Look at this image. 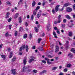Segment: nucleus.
Masks as SVG:
<instances>
[{
  "instance_id": "1",
  "label": "nucleus",
  "mask_w": 75,
  "mask_h": 75,
  "mask_svg": "<svg viewBox=\"0 0 75 75\" xmlns=\"http://www.w3.org/2000/svg\"><path fill=\"white\" fill-rule=\"evenodd\" d=\"M25 48V45H23L19 49V51H21L23 50H24V49Z\"/></svg>"
},
{
  "instance_id": "2",
  "label": "nucleus",
  "mask_w": 75,
  "mask_h": 75,
  "mask_svg": "<svg viewBox=\"0 0 75 75\" xmlns=\"http://www.w3.org/2000/svg\"><path fill=\"white\" fill-rule=\"evenodd\" d=\"M51 30V26L50 24H48L47 27V30L48 31H50Z\"/></svg>"
},
{
  "instance_id": "3",
  "label": "nucleus",
  "mask_w": 75,
  "mask_h": 75,
  "mask_svg": "<svg viewBox=\"0 0 75 75\" xmlns=\"http://www.w3.org/2000/svg\"><path fill=\"white\" fill-rule=\"evenodd\" d=\"M42 13V11L41 10H39V12L38 13L37 17L38 18H40V17L41 16V13Z\"/></svg>"
},
{
  "instance_id": "4",
  "label": "nucleus",
  "mask_w": 75,
  "mask_h": 75,
  "mask_svg": "<svg viewBox=\"0 0 75 75\" xmlns=\"http://www.w3.org/2000/svg\"><path fill=\"white\" fill-rule=\"evenodd\" d=\"M59 6H60L59 5H58L56 6L55 8V11L56 12H57L58 11Z\"/></svg>"
},
{
  "instance_id": "5",
  "label": "nucleus",
  "mask_w": 75,
  "mask_h": 75,
  "mask_svg": "<svg viewBox=\"0 0 75 75\" xmlns=\"http://www.w3.org/2000/svg\"><path fill=\"white\" fill-rule=\"evenodd\" d=\"M59 47L58 46H56V49L55 51V53H57V52H58V51H59Z\"/></svg>"
},
{
  "instance_id": "6",
  "label": "nucleus",
  "mask_w": 75,
  "mask_h": 75,
  "mask_svg": "<svg viewBox=\"0 0 75 75\" xmlns=\"http://www.w3.org/2000/svg\"><path fill=\"white\" fill-rule=\"evenodd\" d=\"M12 73L13 75H16V69H12L11 70Z\"/></svg>"
},
{
  "instance_id": "7",
  "label": "nucleus",
  "mask_w": 75,
  "mask_h": 75,
  "mask_svg": "<svg viewBox=\"0 0 75 75\" xmlns=\"http://www.w3.org/2000/svg\"><path fill=\"white\" fill-rule=\"evenodd\" d=\"M67 12H70L71 11H72V8L69 7L67 8Z\"/></svg>"
},
{
  "instance_id": "8",
  "label": "nucleus",
  "mask_w": 75,
  "mask_h": 75,
  "mask_svg": "<svg viewBox=\"0 0 75 75\" xmlns=\"http://www.w3.org/2000/svg\"><path fill=\"white\" fill-rule=\"evenodd\" d=\"M68 56L70 58H71L72 57H73V54L71 53H70L68 54Z\"/></svg>"
},
{
  "instance_id": "9",
  "label": "nucleus",
  "mask_w": 75,
  "mask_h": 75,
  "mask_svg": "<svg viewBox=\"0 0 75 75\" xmlns=\"http://www.w3.org/2000/svg\"><path fill=\"white\" fill-rule=\"evenodd\" d=\"M40 51H44V48L42 47H39L38 48Z\"/></svg>"
},
{
  "instance_id": "10",
  "label": "nucleus",
  "mask_w": 75,
  "mask_h": 75,
  "mask_svg": "<svg viewBox=\"0 0 75 75\" xmlns=\"http://www.w3.org/2000/svg\"><path fill=\"white\" fill-rule=\"evenodd\" d=\"M53 34L54 35L55 38H58L57 36V35L56 34L55 32L53 31Z\"/></svg>"
},
{
  "instance_id": "11",
  "label": "nucleus",
  "mask_w": 75,
  "mask_h": 75,
  "mask_svg": "<svg viewBox=\"0 0 75 75\" xmlns=\"http://www.w3.org/2000/svg\"><path fill=\"white\" fill-rule=\"evenodd\" d=\"M27 69V67L24 66L23 69V72H25L26 71V69Z\"/></svg>"
},
{
  "instance_id": "12",
  "label": "nucleus",
  "mask_w": 75,
  "mask_h": 75,
  "mask_svg": "<svg viewBox=\"0 0 75 75\" xmlns=\"http://www.w3.org/2000/svg\"><path fill=\"white\" fill-rule=\"evenodd\" d=\"M25 48L26 49V52H28V46L27 45H26V46H25Z\"/></svg>"
},
{
  "instance_id": "13",
  "label": "nucleus",
  "mask_w": 75,
  "mask_h": 75,
  "mask_svg": "<svg viewBox=\"0 0 75 75\" xmlns=\"http://www.w3.org/2000/svg\"><path fill=\"white\" fill-rule=\"evenodd\" d=\"M35 4H36L35 3V1H33V2L32 4V6L33 7H34Z\"/></svg>"
},
{
  "instance_id": "14",
  "label": "nucleus",
  "mask_w": 75,
  "mask_h": 75,
  "mask_svg": "<svg viewBox=\"0 0 75 75\" xmlns=\"http://www.w3.org/2000/svg\"><path fill=\"white\" fill-rule=\"evenodd\" d=\"M19 15V13H16V14L15 15V16L14 17L15 18H17V17Z\"/></svg>"
},
{
  "instance_id": "15",
  "label": "nucleus",
  "mask_w": 75,
  "mask_h": 75,
  "mask_svg": "<svg viewBox=\"0 0 75 75\" xmlns=\"http://www.w3.org/2000/svg\"><path fill=\"white\" fill-rule=\"evenodd\" d=\"M35 32H38L39 29L37 28V27H35Z\"/></svg>"
},
{
  "instance_id": "16",
  "label": "nucleus",
  "mask_w": 75,
  "mask_h": 75,
  "mask_svg": "<svg viewBox=\"0 0 75 75\" xmlns=\"http://www.w3.org/2000/svg\"><path fill=\"white\" fill-rule=\"evenodd\" d=\"M1 57L2 58H3L4 59L6 58V55L2 54Z\"/></svg>"
},
{
  "instance_id": "17",
  "label": "nucleus",
  "mask_w": 75,
  "mask_h": 75,
  "mask_svg": "<svg viewBox=\"0 0 75 75\" xmlns=\"http://www.w3.org/2000/svg\"><path fill=\"white\" fill-rule=\"evenodd\" d=\"M71 52H73L74 54H75V49L74 48H72L71 49Z\"/></svg>"
},
{
  "instance_id": "18",
  "label": "nucleus",
  "mask_w": 75,
  "mask_h": 75,
  "mask_svg": "<svg viewBox=\"0 0 75 75\" xmlns=\"http://www.w3.org/2000/svg\"><path fill=\"white\" fill-rule=\"evenodd\" d=\"M47 63L48 64H49V65L50 64H52V63H51V62H49V61H50V59H47Z\"/></svg>"
},
{
  "instance_id": "19",
  "label": "nucleus",
  "mask_w": 75,
  "mask_h": 75,
  "mask_svg": "<svg viewBox=\"0 0 75 75\" xmlns=\"http://www.w3.org/2000/svg\"><path fill=\"white\" fill-rule=\"evenodd\" d=\"M23 0H20V1H19L18 3V5H20L21 4H23V3H22V2H23Z\"/></svg>"
},
{
  "instance_id": "20",
  "label": "nucleus",
  "mask_w": 75,
  "mask_h": 75,
  "mask_svg": "<svg viewBox=\"0 0 75 75\" xmlns=\"http://www.w3.org/2000/svg\"><path fill=\"white\" fill-rule=\"evenodd\" d=\"M69 5V4H68V3H66L64 5L63 7H67V6H68Z\"/></svg>"
},
{
  "instance_id": "21",
  "label": "nucleus",
  "mask_w": 75,
  "mask_h": 75,
  "mask_svg": "<svg viewBox=\"0 0 75 75\" xmlns=\"http://www.w3.org/2000/svg\"><path fill=\"white\" fill-rule=\"evenodd\" d=\"M12 56H13V52H11L10 55L9 56V58H11L12 57Z\"/></svg>"
},
{
  "instance_id": "22",
  "label": "nucleus",
  "mask_w": 75,
  "mask_h": 75,
  "mask_svg": "<svg viewBox=\"0 0 75 75\" xmlns=\"http://www.w3.org/2000/svg\"><path fill=\"white\" fill-rule=\"evenodd\" d=\"M40 6H38L37 7L36 9H35V10L37 11V10H39V9H40Z\"/></svg>"
},
{
  "instance_id": "23",
  "label": "nucleus",
  "mask_w": 75,
  "mask_h": 75,
  "mask_svg": "<svg viewBox=\"0 0 75 75\" xmlns=\"http://www.w3.org/2000/svg\"><path fill=\"white\" fill-rule=\"evenodd\" d=\"M57 69V67H54L52 68V70L53 71H55V70H56V69Z\"/></svg>"
},
{
  "instance_id": "24",
  "label": "nucleus",
  "mask_w": 75,
  "mask_h": 75,
  "mask_svg": "<svg viewBox=\"0 0 75 75\" xmlns=\"http://www.w3.org/2000/svg\"><path fill=\"white\" fill-rule=\"evenodd\" d=\"M27 62V61H26V59H24L23 60V63L24 64V65L26 64V63Z\"/></svg>"
},
{
  "instance_id": "25",
  "label": "nucleus",
  "mask_w": 75,
  "mask_h": 75,
  "mask_svg": "<svg viewBox=\"0 0 75 75\" xmlns=\"http://www.w3.org/2000/svg\"><path fill=\"white\" fill-rule=\"evenodd\" d=\"M33 61H34V59H31L29 61V63H31V62H33Z\"/></svg>"
},
{
  "instance_id": "26",
  "label": "nucleus",
  "mask_w": 75,
  "mask_h": 75,
  "mask_svg": "<svg viewBox=\"0 0 75 75\" xmlns=\"http://www.w3.org/2000/svg\"><path fill=\"white\" fill-rule=\"evenodd\" d=\"M33 61H34V59H31L29 61V63H31V62H33Z\"/></svg>"
},
{
  "instance_id": "27",
  "label": "nucleus",
  "mask_w": 75,
  "mask_h": 75,
  "mask_svg": "<svg viewBox=\"0 0 75 75\" xmlns=\"http://www.w3.org/2000/svg\"><path fill=\"white\" fill-rule=\"evenodd\" d=\"M42 40V39L41 38H39L38 39V43H40V41Z\"/></svg>"
},
{
  "instance_id": "28",
  "label": "nucleus",
  "mask_w": 75,
  "mask_h": 75,
  "mask_svg": "<svg viewBox=\"0 0 75 75\" xmlns=\"http://www.w3.org/2000/svg\"><path fill=\"white\" fill-rule=\"evenodd\" d=\"M66 18L68 19H71V17H70V16H69L68 15H66Z\"/></svg>"
},
{
  "instance_id": "29",
  "label": "nucleus",
  "mask_w": 75,
  "mask_h": 75,
  "mask_svg": "<svg viewBox=\"0 0 75 75\" xmlns=\"http://www.w3.org/2000/svg\"><path fill=\"white\" fill-rule=\"evenodd\" d=\"M16 59V57H14L12 59V62H14L15 60Z\"/></svg>"
},
{
  "instance_id": "30",
  "label": "nucleus",
  "mask_w": 75,
  "mask_h": 75,
  "mask_svg": "<svg viewBox=\"0 0 75 75\" xmlns=\"http://www.w3.org/2000/svg\"><path fill=\"white\" fill-rule=\"evenodd\" d=\"M27 38V34H25L23 35V38L25 39Z\"/></svg>"
},
{
  "instance_id": "31",
  "label": "nucleus",
  "mask_w": 75,
  "mask_h": 75,
  "mask_svg": "<svg viewBox=\"0 0 75 75\" xmlns=\"http://www.w3.org/2000/svg\"><path fill=\"white\" fill-rule=\"evenodd\" d=\"M25 6V8L27 7V1H25L24 2Z\"/></svg>"
},
{
  "instance_id": "32",
  "label": "nucleus",
  "mask_w": 75,
  "mask_h": 75,
  "mask_svg": "<svg viewBox=\"0 0 75 75\" xmlns=\"http://www.w3.org/2000/svg\"><path fill=\"white\" fill-rule=\"evenodd\" d=\"M19 23H21V22H22V21H21V18L20 17L19 18Z\"/></svg>"
},
{
  "instance_id": "33",
  "label": "nucleus",
  "mask_w": 75,
  "mask_h": 75,
  "mask_svg": "<svg viewBox=\"0 0 75 75\" xmlns=\"http://www.w3.org/2000/svg\"><path fill=\"white\" fill-rule=\"evenodd\" d=\"M12 19V18H10L9 19H7V21L8 22H10V21H11Z\"/></svg>"
},
{
  "instance_id": "34",
  "label": "nucleus",
  "mask_w": 75,
  "mask_h": 75,
  "mask_svg": "<svg viewBox=\"0 0 75 75\" xmlns=\"http://www.w3.org/2000/svg\"><path fill=\"white\" fill-rule=\"evenodd\" d=\"M71 64H68L67 65V67H68V68H69V67H71Z\"/></svg>"
},
{
  "instance_id": "35",
  "label": "nucleus",
  "mask_w": 75,
  "mask_h": 75,
  "mask_svg": "<svg viewBox=\"0 0 75 75\" xmlns=\"http://www.w3.org/2000/svg\"><path fill=\"white\" fill-rule=\"evenodd\" d=\"M72 35V32H69V36H71Z\"/></svg>"
},
{
  "instance_id": "36",
  "label": "nucleus",
  "mask_w": 75,
  "mask_h": 75,
  "mask_svg": "<svg viewBox=\"0 0 75 75\" xmlns=\"http://www.w3.org/2000/svg\"><path fill=\"white\" fill-rule=\"evenodd\" d=\"M62 28H64L65 27V24H62Z\"/></svg>"
},
{
  "instance_id": "37",
  "label": "nucleus",
  "mask_w": 75,
  "mask_h": 75,
  "mask_svg": "<svg viewBox=\"0 0 75 75\" xmlns=\"http://www.w3.org/2000/svg\"><path fill=\"white\" fill-rule=\"evenodd\" d=\"M33 72H34V73H37V72H38V71L36 70H33Z\"/></svg>"
},
{
  "instance_id": "38",
  "label": "nucleus",
  "mask_w": 75,
  "mask_h": 75,
  "mask_svg": "<svg viewBox=\"0 0 75 75\" xmlns=\"http://www.w3.org/2000/svg\"><path fill=\"white\" fill-rule=\"evenodd\" d=\"M32 38V34H31V33H30L29 35V38L30 39H31Z\"/></svg>"
},
{
  "instance_id": "39",
  "label": "nucleus",
  "mask_w": 75,
  "mask_h": 75,
  "mask_svg": "<svg viewBox=\"0 0 75 75\" xmlns=\"http://www.w3.org/2000/svg\"><path fill=\"white\" fill-rule=\"evenodd\" d=\"M28 22H26L25 23V25L26 27H28Z\"/></svg>"
},
{
  "instance_id": "40",
  "label": "nucleus",
  "mask_w": 75,
  "mask_h": 75,
  "mask_svg": "<svg viewBox=\"0 0 75 75\" xmlns=\"http://www.w3.org/2000/svg\"><path fill=\"white\" fill-rule=\"evenodd\" d=\"M42 62L44 64H46V62L44 60H42Z\"/></svg>"
},
{
  "instance_id": "41",
  "label": "nucleus",
  "mask_w": 75,
  "mask_h": 75,
  "mask_svg": "<svg viewBox=\"0 0 75 75\" xmlns=\"http://www.w3.org/2000/svg\"><path fill=\"white\" fill-rule=\"evenodd\" d=\"M31 18L32 20H33V19H34V16H33V15H32L31 16Z\"/></svg>"
},
{
  "instance_id": "42",
  "label": "nucleus",
  "mask_w": 75,
  "mask_h": 75,
  "mask_svg": "<svg viewBox=\"0 0 75 75\" xmlns=\"http://www.w3.org/2000/svg\"><path fill=\"white\" fill-rule=\"evenodd\" d=\"M6 3L7 4H8V5H11V3H10V2L9 1H7Z\"/></svg>"
},
{
  "instance_id": "43",
  "label": "nucleus",
  "mask_w": 75,
  "mask_h": 75,
  "mask_svg": "<svg viewBox=\"0 0 75 75\" xmlns=\"http://www.w3.org/2000/svg\"><path fill=\"white\" fill-rule=\"evenodd\" d=\"M48 57L49 58H52L53 57V56H51L50 55H48Z\"/></svg>"
},
{
  "instance_id": "44",
  "label": "nucleus",
  "mask_w": 75,
  "mask_h": 75,
  "mask_svg": "<svg viewBox=\"0 0 75 75\" xmlns=\"http://www.w3.org/2000/svg\"><path fill=\"white\" fill-rule=\"evenodd\" d=\"M63 22L64 23H65L67 22V20L66 19H64L63 20Z\"/></svg>"
},
{
  "instance_id": "45",
  "label": "nucleus",
  "mask_w": 75,
  "mask_h": 75,
  "mask_svg": "<svg viewBox=\"0 0 75 75\" xmlns=\"http://www.w3.org/2000/svg\"><path fill=\"white\" fill-rule=\"evenodd\" d=\"M42 15L43 16H46V15H47V13H43L42 14Z\"/></svg>"
},
{
  "instance_id": "46",
  "label": "nucleus",
  "mask_w": 75,
  "mask_h": 75,
  "mask_svg": "<svg viewBox=\"0 0 75 75\" xmlns=\"http://www.w3.org/2000/svg\"><path fill=\"white\" fill-rule=\"evenodd\" d=\"M33 14L34 16H36V12L35 11H34L33 12Z\"/></svg>"
},
{
  "instance_id": "47",
  "label": "nucleus",
  "mask_w": 75,
  "mask_h": 75,
  "mask_svg": "<svg viewBox=\"0 0 75 75\" xmlns=\"http://www.w3.org/2000/svg\"><path fill=\"white\" fill-rule=\"evenodd\" d=\"M11 25H9V28L10 30H11Z\"/></svg>"
},
{
  "instance_id": "48",
  "label": "nucleus",
  "mask_w": 75,
  "mask_h": 75,
  "mask_svg": "<svg viewBox=\"0 0 75 75\" xmlns=\"http://www.w3.org/2000/svg\"><path fill=\"white\" fill-rule=\"evenodd\" d=\"M64 72H67V71H68V69H67V68H65L64 69Z\"/></svg>"
},
{
  "instance_id": "49",
  "label": "nucleus",
  "mask_w": 75,
  "mask_h": 75,
  "mask_svg": "<svg viewBox=\"0 0 75 75\" xmlns=\"http://www.w3.org/2000/svg\"><path fill=\"white\" fill-rule=\"evenodd\" d=\"M42 44L43 45H42V46H43V45H45V42H42Z\"/></svg>"
},
{
  "instance_id": "50",
  "label": "nucleus",
  "mask_w": 75,
  "mask_h": 75,
  "mask_svg": "<svg viewBox=\"0 0 75 75\" xmlns=\"http://www.w3.org/2000/svg\"><path fill=\"white\" fill-rule=\"evenodd\" d=\"M22 30V27H20L19 28V31H22V30Z\"/></svg>"
},
{
  "instance_id": "51",
  "label": "nucleus",
  "mask_w": 75,
  "mask_h": 75,
  "mask_svg": "<svg viewBox=\"0 0 75 75\" xmlns=\"http://www.w3.org/2000/svg\"><path fill=\"white\" fill-rule=\"evenodd\" d=\"M61 15H59L58 16V20H60V19H61Z\"/></svg>"
},
{
  "instance_id": "52",
  "label": "nucleus",
  "mask_w": 75,
  "mask_h": 75,
  "mask_svg": "<svg viewBox=\"0 0 75 75\" xmlns=\"http://www.w3.org/2000/svg\"><path fill=\"white\" fill-rule=\"evenodd\" d=\"M45 3H46V2H44L42 3V6H45Z\"/></svg>"
},
{
  "instance_id": "53",
  "label": "nucleus",
  "mask_w": 75,
  "mask_h": 75,
  "mask_svg": "<svg viewBox=\"0 0 75 75\" xmlns=\"http://www.w3.org/2000/svg\"><path fill=\"white\" fill-rule=\"evenodd\" d=\"M5 35L6 37H8V33H6Z\"/></svg>"
},
{
  "instance_id": "54",
  "label": "nucleus",
  "mask_w": 75,
  "mask_h": 75,
  "mask_svg": "<svg viewBox=\"0 0 75 75\" xmlns=\"http://www.w3.org/2000/svg\"><path fill=\"white\" fill-rule=\"evenodd\" d=\"M15 36H17V31H16L15 34Z\"/></svg>"
},
{
  "instance_id": "55",
  "label": "nucleus",
  "mask_w": 75,
  "mask_h": 75,
  "mask_svg": "<svg viewBox=\"0 0 75 75\" xmlns=\"http://www.w3.org/2000/svg\"><path fill=\"white\" fill-rule=\"evenodd\" d=\"M57 34H60V33L59 32V30H57Z\"/></svg>"
},
{
  "instance_id": "56",
  "label": "nucleus",
  "mask_w": 75,
  "mask_h": 75,
  "mask_svg": "<svg viewBox=\"0 0 75 75\" xmlns=\"http://www.w3.org/2000/svg\"><path fill=\"white\" fill-rule=\"evenodd\" d=\"M2 47H3V44H1L0 45V48H2Z\"/></svg>"
},
{
  "instance_id": "57",
  "label": "nucleus",
  "mask_w": 75,
  "mask_h": 75,
  "mask_svg": "<svg viewBox=\"0 0 75 75\" xmlns=\"http://www.w3.org/2000/svg\"><path fill=\"white\" fill-rule=\"evenodd\" d=\"M42 71H43V74H45V73H46V72H47V70H44Z\"/></svg>"
},
{
  "instance_id": "58",
  "label": "nucleus",
  "mask_w": 75,
  "mask_h": 75,
  "mask_svg": "<svg viewBox=\"0 0 75 75\" xmlns=\"http://www.w3.org/2000/svg\"><path fill=\"white\" fill-rule=\"evenodd\" d=\"M52 12L53 14H54L55 13V10L54 9H53L52 10Z\"/></svg>"
},
{
  "instance_id": "59",
  "label": "nucleus",
  "mask_w": 75,
  "mask_h": 75,
  "mask_svg": "<svg viewBox=\"0 0 75 75\" xmlns=\"http://www.w3.org/2000/svg\"><path fill=\"white\" fill-rule=\"evenodd\" d=\"M73 9H74V10H75V4H74L73 5Z\"/></svg>"
},
{
  "instance_id": "60",
  "label": "nucleus",
  "mask_w": 75,
  "mask_h": 75,
  "mask_svg": "<svg viewBox=\"0 0 75 75\" xmlns=\"http://www.w3.org/2000/svg\"><path fill=\"white\" fill-rule=\"evenodd\" d=\"M9 16H6L5 17L6 18H8L9 17Z\"/></svg>"
},
{
  "instance_id": "61",
  "label": "nucleus",
  "mask_w": 75,
  "mask_h": 75,
  "mask_svg": "<svg viewBox=\"0 0 75 75\" xmlns=\"http://www.w3.org/2000/svg\"><path fill=\"white\" fill-rule=\"evenodd\" d=\"M59 75H64V74H63L62 72H60L59 74Z\"/></svg>"
},
{
  "instance_id": "62",
  "label": "nucleus",
  "mask_w": 75,
  "mask_h": 75,
  "mask_svg": "<svg viewBox=\"0 0 75 75\" xmlns=\"http://www.w3.org/2000/svg\"><path fill=\"white\" fill-rule=\"evenodd\" d=\"M32 49L33 50L35 49V46H33V47H32Z\"/></svg>"
},
{
  "instance_id": "63",
  "label": "nucleus",
  "mask_w": 75,
  "mask_h": 75,
  "mask_svg": "<svg viewBox=\"0 0 75 75\" xmlns=\"http://www.w3.org/2000/svg\"><path fill=\"white\" fill-rule=\"evenodd\" d=\"M9 15H10V13H9V12H7L6 13V16H9Z\"/></svg>"
},
{
  "instance_id": "64",
  "label": "nucleus",
  "mask_w": 75,
  "mask_h": 75,
  "mask_svg": "<svg viewBox=\"0 0 75 75\" xmlns=\"http://www.w3.org/2000/svg\"><path fill=\"white\" fill-rule=\"evenodd\" d=\"M72 74L73 75H75V71H73L72 72Z\"/></svg>"
}]
</instances>
